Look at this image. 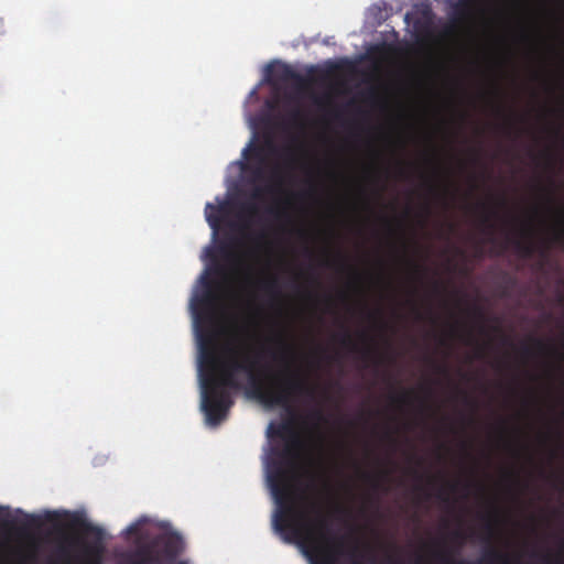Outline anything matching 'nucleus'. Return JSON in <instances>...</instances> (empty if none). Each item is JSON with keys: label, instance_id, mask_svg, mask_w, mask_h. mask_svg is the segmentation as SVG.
Wrapping results in <instances>:
<instances>
[{"label": "nucleus", "instance_id": "28", "mask_svg": "<svg viewBox=\"0 0 564 564\" xmlns=\"http://www.w3.org/2000/svg\"><path fill=\"white\" fill-rule=\"evenodd\" d=\"M265 212L273 216L274 218H280L282 216V210L279 208V207H275V206H270L265 209Z\"/></svg>", "mask_w": 564, "mask_h": 564}, {"label": "nucleus", "instance_id": "53", "mask_svg": "<svg viewBox=\"0 0 564 564\" xmlns=\"http://www.w3.org/2000/svg\"><path fill=\"white\" fill-rule=\"evenodd\" d=\"M388 437H390V441H391V442H394V438H393V437H391V434H388Z\"/></svg>", "mask_w": 564, "mask_h": 564}, {"label": "nucleus", "instance_id": "4", "mask_svg": "<svg viewBox=\"0 0 564 564\" xmlns=\"http://www.w3.org/2000/svg\"><path fill=\"white\" fill-rule=\"evenodd\" d=\"M0 539L8 552L35 564V514L0 507Z\"/></svg>", "mask_w": 564, "mask_h": 564}, {"label": "nucleus", "instance_id": "36", "mask_svg": "<svg viewBox=\"0 0 564 564\" xmlns=\"http://www.w3.org/2000/svg\"><path fill=\"white\" fill-rule=\"evenodd\" d=\"M410 264H411V267H412V269H413V271H414L415 273H421V272H422V267H421V265H419L417 263L410 262Z\"/></svg>", "mask_w": 564, "mask_h": 564}, {"label": "nucleus", "instance_id": "5", "mask_svg": "<svg viewBox=\"0 0 564 564\" xmlns=\"http://www.w3.org/2000/svg\"><path fill=\"white\" fill-rule=\"evenodd\" d=\"M267 70L269 82L293 83L299 90H305L310 85V79L295 72L289 64H271Z\"/></svg>", "mask_w": 564, "mask_h": 564}, {"label": "nucleus", "instance_id": "31", "mask_svg": "<svg viewBox=\"0 0 564 564\" xmlns=\"http://www.w3.org/2000/svg\"><path fill=\"white\" fill-rule=\"evenodd\" d=\"M436 497L442 500L443 502H448V495L445 492L444 489L438 490Z\"/></svg>", "mask_w": 564, "mask_h": 564}, {"label": "nucleus", "instance_id": "6", "mask_svg": "<svg viewBox=\"0 0 564 564\" xmlns=\"http://www.w3.org/2000/svg\"><path fill=\"white\" fill-rule=\"evenodd\" d=\"M202 283L205 288L204 292L195 296L192 302V307L196 319L200 318V315L204 313L209 312L216 300V294L214 291L215 282L206 275L203 278Z\"/></svg>", "mask_w": 564, "mask_h": 564}, {"label": "nucleus", "instance_id": "41", "mask_svg": "<svg viewBox=\"0 0 564 564\" xmlns=\"http://www.w3.org/2000/svg\"><path fill=\"white\" fill-rule=\"evenodd\" d=\"M556 240H564V231H560L555 236Z\"/></svg>", "mask_w": 564, "mask_h": 564}, {"label": "nucleus", "instance_id": "19", "mask_svg": "<svg viewBox=\"0 0 564 564\" xmlns=\"http://www.w3.org/2000/svg\"><path fill=\"white\" fill-rule=\"evenodd\" d=\"M271 435H275L278 437H284L286 434L292 432V427L290 424L283 423L278 426L271 425L269 429Z\"/></svg>", "mask_w": 564, "mask_h": 564}, {"label": "nucleus", "instance_id": "40", "mask_svg": "<svg viewBox=\"0 0 564 564\" xmlns=\"http://www.w3.org/2000/svg\"><path fill=\"white\" fill-rule=\"evenodd\" d=\"M338 261H339V257L337 258V260H336V261H326V262H325V265H327V267H334V264H335V263H337V264H338Z\"/></svg>", "mask_w": 564, "mask_h": 564}, {"label": "nucleus", "instance_id": "2", "mask_svg": "<svg viewBox=\"0 0 564 564\" xmlns=\"http://www.w3.org/2000/svg\"><path fill=\"white\" fill-rule=\"evenodd\" d=\"M268 482L278 505L272 524L285 543L297 544L313 564H340L344 540L332 532L328 518L316 501L308 502V510L317 517L313 521L307 511L295 503V494L289 475L281 464L268 470Z\"/></svg>", "mask_w": 564, "mask_h": 564}, {"label": "nucleus", "instance_id": "12", "mask_svg": "<svg viewBox=\"0 0 564 564\" xmlns=\"http://www.w3.org/2000/svg\"><path fill=\"white\" fill-rule=\"evenodd\" d=\"M500 513L494 508L490 512L484 516V531L485 541L490 543L497 533L498 524L500 523Z\"/></svg>", "mask_w": 564, "mask_h": 564}, {"label": "nucleus", "instance_id": "8", "mask_svg": "<svg viewBox=\"0 0 564 564\" xmlns=\"http://www.w3.org/2000/svg\"><path fill=\"white\" fill-rule=\"evenodd\" d=\"M338 341L341 346L348 348L352 352H359L360 358L365 361L373 360L376 364L382 362V357L379 356L377 350L370 346L367 345L365 348L359 349L358 345L354 341L350 333L345 329L343 334L338 337Z\"/></svg>", "mask_w": 564, "mask_h": 564}, {"label": "nucleus", "instance_id": "29", "mask_svg": "<svg viewBox=\"0 0 564 564\" xmlns=\"http://www.w3.org/2000/svg\"><path fill=\"white\" fill-rule=\"evenodd\" d=\"M214 273L216 275H219V276H225L226 275V268L224 265H220V264H216L213 269Z\"/></svg>", "mask_w": 564, "mask_h": 564}, {"label": "nucleus", "instance_id": "14", "mask_svg": "<svg viewBox=\"0 0 564 564\" xmlns=\"http://www.w3.org/2000/svg\"><path fill=\"white\" fill-rule=\"evenodd\" d=\"M238 243V240L234 237H226L221 239L217 246V251L227 261H235L236 254L232 252V248Z\"/></svg>", "mask_w": 564, "mask_h": 564}, {"label": "nucleus", "instance_id": "23", "mask_svg": "<svg viewBox=\"0 0 564 564\" xmlns=\"http://www.w3.org/2000/svg\"><path fill=\"white\" fill-rule=\"evenodd\" d=\"M279 343L283 347L282 352L279 355L274 354L273 358H274V360L285 361L286 360L285 357H286L288 352H290V347L282 339H280Z\"/></svg>", "mask_w": 564, "mask_h": 564}, {"label": "nucleus", "instance_id": "9", "mask_svg": "<svg viewBox=\"0 0 564 564\" xmlns=\"http://www.w3.org/2000/svg\"><path fill=\"white\" fill-rule=\"evenodd\" d=\"M259 215V207L253 202H243L239 204V213L238 216L240 219L246 220L243 224L229 223V228L231 230H245L249 223L253 221Z\"/></svg>", "mask_w": 564, "mask_h": 564}, {"label": "nucleus", "instance_id": "44", "mask_svg": "<svg viewBox=\"0 0 564 564\" xmlns=\"http://www.w3.org/2000/svg\"><path fill=\"white\" fill-rule=\"evenodd\" d=\"M388 546H389V549H391V550H393V551L399 550V547L397 546V544H395V543H389V544H388Z\"/></svg>", "mask_w": 564, "mask_h": 564}, {"label": "nucleus", "instance_id": "57", "mask_svg": "<svg viewBox=\"0 0 564 564\" xmlns=\"http://www.w3.org/2000/svg\"><path fill=\"white\" fill-rule=\"evenodd\" d=\"M87 564H95V562H93V561H89V562H87Z\"/></svg>", "mask_w": 564, "mask_h": 564}, {"label": "nucleus", "instance_id": "58", "mask_svg": "<svg viewBox=\"0 0 564 564\" xmlns=\"http://www.w3.org/2000/svg\"><path fill=\"white\" fill-rule=\"evenodd\" d=\"M178 564H185L184 562H180Z\"/></svg>", "mask_w": 564, "mask_h": 564}, {"label": "nucleus", "instance_id": "26", "mask_svg": "<svg viewBox=\"0 0 564 564\" xmlns=\"http://www.w3.org/2000/svg\"><path fill=\"white\" fill-rule=\"evenodd\" d=\"M473 313H474V316H475L477 319H479V321L481 322V324H484V323H485V321H486V315H485V313L482 312V310H481L480 307H475V308L473 310ZM485 329H486V328H485V325H481V326H480V332H481V333H484V332H485Z\"/></svg>", "mask_w": 564, "mask_h": 564}, {"label": "nucleus", "instance_id": "37", "mask_svg": "<svg viewBox=\"0 0 564 564\" xmlns=\"http://www.w3.org/2000/svg\"><path fill=\"white\" fill-rule=\"evenodd\" d=\"M415 489H416L417 491H420V492H423L426 499L431 497V495L425 490V488H424V487H422V486H416V488H415Z\"/></svg>", "mask_w": 564, "mask_h": 564}, {"label": "nucleus", "instance_id": "35", "mask_svg": "<svg viewBox=\"0 0 564 564\" xmlns=\"http://www.w3.org/2000/svg\"><path fill=\"white\" fill-rule=\"evenodd\" d=\"M291 117H292V120L293 121H297L301 117V111L299 109L294 110L292 113H291Z\"/></svg>", "mask_w": 564, "mask_h": 564}, {"label": "nucleus", "instance_id": "13", "mask_svg": "<svg viewBox=\"0 0 564 564\" xmlns=\"http://www.w3.org/2000/svg\"><path fill=\"white\" fill-rule=\"evenodd\" d=\"M337 539L344 540V554L340 556L345 557L344 561H340V564H365V555L360 552L358 546L354 544L351 547L346 549V538L345 536H337Z\"/></svg>", "mask_w": 564, "mask_h": 564}, {"label": "nucleus", "instance_id": "11", "mask_svg": "<svg viewBox=\"0 0 564 564\" xmlns=\"http://www.w3.org/2000/svg\"><path fill=\"white\" fill-rule=\"evenodd\" d=\"M272 184L270 185H267L265 187H257L253 192H252V198H260L262 196L263 193H270V194H273V193H276V192H280L281 191V187L284 183V178H283V175H282V172H281V169L279 166H274L273 170H272Z\"/></svg>", "mask_w": 564, "mask_h": 564}, {"label": "nucleus", "instance_id": "3", "mask_svg": "<svg viewBox=\"0 0 564 564\" xmlns=\"http://www.w3.org/2000/svg\"><path fill=\"white\" fill-rule=\"evenodd\" d=\"M61 517L55 511L37 512V530L45 523H52L55 529L54 551L51 564H75L74 550L80 547L86 557H99L102 550L104 530L77 516L72 518L70 527L77 528L84 535L91 538L84 542L79 536L69 533L59 524ZM40 535L37 534V546Z\"/></svg>", "mask_w": 564, "mask_h": 564}, {"label": "nucleus", "instance_id": "1", "mask_svg": "<svg viewBox=\"0 0 564 564\" xmlns=\"http://www.w3.org/2000/svg\"><path fill=\"white\" fill-rule=\"evenodd\" d=\"M198 372L202 388V410L212 426L220 424L234 404L230 390L241 389L238 375L248 377V390L252 397L267 405L289 408L295 398L315 401L317 387L312 384L299 369L289 364L269 377L264 383L256 373V358L246 346L229 348L219 356L208 333L198 335Z\"/></svg>", "mask_w": 564, "mask_h": 564}, {"label": "nucleus", "instance_id": "51", "mask_svg": "<svg viewBox=\"0 0 564 564\" xmlns=\"http://www.w3.org/2000/svg\"><path fill=\"white\" fill-rule=\"evenodd\" d=\"M368 316L375 318V313H369Z\"/></svg>", "mask_w": 564, "mask_h": 564}, {"label": "nucleus", "instance_id": "47", "mask_svg": "<svg viewBox=\"0 0 564 564\" xmlns=\"http://www.w3.org/2000/svg\"><path fill=\"white\" fill-rule=\"evenodd\" d=\"M523 232H524L527 236H531V234H532V232H531V229H529V228H525V229L523 230Z\"/></svg>", "mask_w": 564, "mask_h": 564}, {"label": "nucleus", "instance_id": "33", "mask_svg": "<svg viewBox=\"0 0 564 564\" xmlns=\"http://www.w3.org/2000/svg\"><path fill=\"white\" fill-rule=\"evenodd\" d=\"M338 265H339L340 269H347L348 268V270H351V267H348L346 264V262H345V260H344V258L341 256L339 257Z\"/></svg>", "mask_w": 564, "mask_h": 564}, {"label": "nucleus", "instance_id": "10", "mask_svg": "<svg viewBox=\"0 0 564 564\" xmlns=\"http://www.w3.org/2000/svg\"><path fill=\"white\" fill-rule=\"evenodd\" d=\"M227 212V205L220 204L218 206L207 203L205 207V217L209 225V227L213 229L214 235H217L218 230L220 229L221 221L224 218V215Z\"/></svg>", "mask_w": 564, "mask_h": 564}, {"label": "nucleus", "instance_id": "21", "mask_svg": "<svg viewBox=\"0 0 564 564\" xmlns=\"http://www.w3.org/2000/svg\"><path fill=\"white\" fill-rule=\"evenodd\" d=\"M478 206H479L480 208H482L484 210H486V214L484 215L482 220H481L482 225H484L486 228H488L490 231H492V230H494V224H492V221H491V217H492L494 215H496V213H495V212H492V210H488L487 206H486L485 204H482V203H481V204H479Z\"/></svg>", "mask_w": 564, "mask_h": 564}, {"label": "nucleus", "instance_id": "55", "mask_svg": "<svg viewBox=\"0 0 564 564\" xmlns=\"http://www.w3.org/2000/svg\"><path fill=\"white\" fill-rule=\"evenodd\" d=\"M494 330L495 332H500V328L499 327H494Z\"/></svg>", "mask_w": 564, "mask_h": 564}, {"label": "nucleus", "instance_id": "54", "mask_svg": "<svg viewBox=\"0 0 564 564\" xmlns=\"http://www.w3.org/2000/svg\"><path fill=\"white\" fill-rule=\"evenodd\" d=\"M388 437H390V441H391V442H394V438H393V437H391V434H388Z\"/></svg>", "mask_w": 564, "mask_h": 564}, {"label": "nucleus", "instance_id": "42", "mask_svg": "<svg viewBox=\"0 0 564 564\" xmlns=\"http://www.w3.org/2000/svg\"><path fill=\"white\" fill-rule=\"evenodd\" d=\"M173 544H174L173 539H169V541L166 542V547L167 549H173L174 547Z\"/></svg>", "mask_w": 564, "mask_h": 564}, {"label": "nucleus", "instance_id": "18", "mask_svg": "<svg viewBox=\"0 0 564 564\" xmlns=\"http://www.w3.org/2000/svg\"><path fill=\"white\" fill-rule=\"evenodd\" d=\"M516 251L523 258H530L535 251V247L531 241H524L522 239H516L513 241Z\"/></svg>", "mask_w": 564, "mask_h": 564}, {"label": "nucleus", "instance_id": "15", "mask_svg": "<svg viewBox=\"0 0 564 564\" xmlns=\"http://www.w3.org/2000/svg\"><path fill=\"white\" fill-rule=\"evenodd\" d=\"M484 560L488 564H518L517 562L512 561L507 554L501 553L495 547H489L486 551Z\"/></svg>", "mask_w": 564, "mask_h": 564}, {"label": "nucleus", "instance_id": "34", "mask_svg": "<svg viewBox=\"0 0 564 564\" xmlns=\"http://www.w3.org/2000/svg\"><path fill=\"white\" fill-rule=\"evenodd\" d=\"M522 352L524 356H531L532 355V349L530 346L528 345H523L522 346Z\"/></svg>", "mask_w": 564, "mask_h": 564}, {"label": "nucleus", "instance_id": "45", "mask_svg": "<svg viewBox=\"0 0 564 564\" xmlns=\"http://www.w3.org/2000/svg\"><path fill=\"white\" fill-rule=\"evenodd\" d=\"M448 488H449L451 491H455L456 488H457V484H449Z\"/></svg>", "mask_w": 564, "mask_h": 564}, {"label": "nucleus", "instance_id": "22", "mask_svg": "<svg viewBox=\"0 0 564 564\" xmlns=\"http://www.w3.org/2000/svg\"><path fill=\"white\" fill-rule=\"evenodd\" d=\"M451 539L453 542H455L458 545V547H462V546H464V544L467 540V535L463 530L457 529L451 533Z\"/></svg>", "mask_w": 564, "mask_h": 564}, {"label": "nucleus", "instance_id": "39", "mask_svg": "<svg viewBox=\"0 0 564 564\" xmlns=\"http://www.w3.org/2000/svg\"><path fill=\"white\" fill-rule=\"evenodd\" d=\"M464 400L466 403L475 405V402L466 393H464Z\"/></svg>", "mask_w": 564, "mask_h": 564}, {"label": "nucleus", "instance_id": "56", "mask_svg": "<svg viewBox=\"0 0 564 564\" xmlns=\"http://www.w3.org/2000/svg\"><path fill=\"white\" fill-rule=\"evenodd\" d=\"M361 337L366 339V338H367L366 333H362V334H361Z\"/></svg>", "mask_w": 564, "mask_h": 564}, {"label": "nucleus", "instance_id": "20", "mask_svg": "<svg viewBox=\"0 0 564 564\" xmlns=\"http://www.w3.org/2000/svg\"><path fill=\"white\" fill-rule=\"evenodd\" d=\"M413 392L412 391H403L400 394H391L390 399L393 403L398 404H409L411 401Z\"/></svg>", "mask_w": 564, "mask_h": 564}, {"label": "nucleus", "instance_id": "25", "mask_svg": "<svg viewBox=\"0 0 564 564\" xmlns=\"http://www.w3.org/2000/svg\"><path fill=\"white\" fill-rule=\"evenodd\" d=\"M140 528H141V522L131 523L130 525H128L126 528L124 533L128 536L137 535L140 531Z\"/></svg>", "mask_w": 564, "mask_h": 564}, {"label": "nucleus", "instance_id": "46", "mask_svg": "<svg viewBox=\"0 0 564 564\" xmlns=\"http://www.w3.org/2000/svg\"><path fill=\"white\" fill-rule=\"evenodd\" d=\"M502 343H503V344H509V343H510V340H509V338H508L507 336H505V335H503V336H502Z\"/></svg>", "mask_w": 564, "mask_h": 564}, {"label": "nucleus", "instance_id": "43", "mask_svg": "<svg viewBox=\"0 0 564 564\" xmlns=\"http://www.w3.org/2000/svg\"><path fill=\"white\" fill-rule=\"evenodd\" d=\"M413 475H414L417 479H420V480L423 478L422 474H420V473H419L417 470H415V469L413 470Z\"/></svg>", "mask_w": 564, "mask_h": 564}, {"label": "nucleus", "instance_id": "38", "mask_svg": "<svg viewBox=\"0 0 564 564\" xmlns=\"http://www.w3.org/2000/svg\"><path fill=\"white\" fill-rule=\"evenodd\" d=\"M264 238H265V234H264V231H260V232H259V234H257V236H256V240H257V241H261V240H263Z\"/></svg>", "mask_w": 564, "mask_h": 564}, {"label": "nucleus", "instance_id": "52", "mask_svg": "<svg viewBox=\"0 0 564 564\" xmlns=\"http://www.w3.org/2000/svg\"><path fill=\"white\" fill-rule=\"evenodd\" d=\"M388 437H390V441H391V442H394V438H393V437H391V434H388Z\"/></svg>", "mask_w": 564, "mask_h": 564}, {"label": "nucleus", "instance_id": "16", "mask_svg": "<svg viewBox=\"0 0 564 564\" xmlns=\"http://www.w3.org/2000/svg\"><path fill=\"white\" fill-rule=\"evenodd\" d=\"M132 564H159V556L150 547H141L135 552Z\"/></svg>", "mask_w": 564, "mask_h": 564}, {"label": "nucleus", "instance_id": "30", "mask_svg": "<svg viewBox=\"0 0 564 564\" xmlns=\"http://www.w3.org/2000/svg\"><path fill=\"white\" fill-rule=\"evenodd\" d=\"M434 368L437 373L447 375L448 372L447 367L445 365L434 362Z\"/></svg>", "mask_w": 564, "mask_h": 564}, {"label": "nucleus", "instance_id": "17", "mask_svg": "<svg viewBox=\"0 0 564 564\" xmlns=\"http://www.w3.org/2000/svg\"><path fill=\"white\" fill-rule=\"evenodd\" d=\"M258 288L264 291L272 299H278L281 294L278 280L275 278L259 281Z\"/></svg>", "mask_w": 564, "mask_h": 564}, {"label": "nucleus", "instance_id": "32", "mask_svg": "<svg viewBox=\"0 0 564 564\" xmlns=\"http://www.w3.org/2000/svg\"><path fill=\"white\" fill-rule=\"evenodd\" d=\"M460 12V17L462 18H466L469 15V11L467 10V6L466 4H462V9L459 10Z\"/></svg>", "mask_w": 564, "mask_h": 564}, {"label": "nucleus", "instance_id": "24", "mask_svg": "<svg viewBox=\"0 0 564 564\" xmlns=\"http://www.w3.org/2000/svg\"><path fill=\"white\" fill-rule=\"evenodd\" d=\"M310 417L317 422V423H322V422H325V415L323 413V411L319 409V408H316L314 409L311 413H310Z\"/></svg>", "mask_w": 564, "mask_h": 564}, {"label": "nucleus", "instance_id": "50", "mask_svg": "<svg viewBox=\"0 0 564 564\" xmlns=\"http://www.w3.org/2000/svg\"><path fill=\"white\" fill-rule=\"evenodd\" d=\"M210 258H212L213 260H216V256L214 254V252H210Z\"/></svg>", "mask_w": 564, "mask_h": 564}, {"label": "nucleus", "instance_id": "7", "mask_svg": "<svg viewBox=\"0 0 564 564\" xmlns=\"http://www.w3.org/2000/svg\"><path fill=\"white\" fill-rule=\"evenodd\" d=\"M278 150L279 149L271 137H267L263 143L254 144L252 147V149L250 150L249 159H254L259 163V166H257L253 171L256 180H260L263 176L262 166L265 163L267 156L275 155L278 153Z\"/></svg>", "mask_w": 564, "mask_h": 564}, {"label": "nucleus", "instance_id": "48", "mask_svg": "<svg viewBox=\"0 0 564 564\" xmlns=\"http://www.w3.org/2000/svg\"><path fill=\"white\" fill-rule=\"evenodd\" d=\"M482 351H484L482 347H479L477 356L481 357L482 356Z\"/></svg>", "mask_w": 564, "mask_h": 564}, {"label": "nucleus", "instance_id": "49", "mask_svg": "<svg viewBox=\"0 0 564 564\" xmlns=\"http://www.w3.org/2000/svg\"><path fill=\"white\" fill-rule=\"evenodd\" d=\"M434 289H435V291L440 290V284L437 282L434 284Z\"/></svg>", "mask_w": 564, "mask_h": 564}, {"label": "nucleus", "instance_id": "27", "mask_svg": "<svg viewBox=\"0 0 564 564\" xmlns=\"http://www.w3.org/2000/svg\"><path fill=\"white\" fill-rule=\"evenodd\" d=\"M533 343H534L535 347L538 348V350H539L540 352H544V351H546V350H551L552 352H554V351H555L553 348H550V347H549V346H547L543 340H541V339H536V338H534V339H533Z\"/></svg>", "mask_w": 564, "mask_h": 564}]
</instances>
